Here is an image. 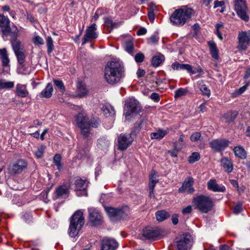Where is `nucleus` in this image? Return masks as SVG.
Instances as JSON below:
<instances>
[{"mask_svg": "<svg viewBox=\"0 0 250 250\" xmlns=\"http://www.w3.org/2000/svg\"><path fill=\"white\" fill-rule=\"evenodd\" d=\"M124 69L122 63L119 61L108 62L104 68V78L110 84H114L120 81L124 76Z\"/></svg>", "mask_w": 250, "mask_h": 250, "instance_id": "nucleus-1", "label": "nucleus"}, {"mask_svg": "<svg viewBox=\"0 0 250 250\" xmlns=\"http://www.w3.org/2000/svg\"><path fill=\"white\" fill-rule=\"evenodd\" d=\"M194 11L191 8L187 6L175 10L170 17L171 22L177 26H183L189 20Z\"/></svg>", "mask_w": 250, "mask_h": 250, "instance_id": "nucleus-2", "label": "nucleus"}, {"mask_svg": "<svg viewBox=\"0 0 250 250\" xmlns=\"http://www.w3.org/2000/svg\"><path fill=\"white\" fill-rule=\"evenodd\" d=\"M84 224V218L82 210H78L70 218L68 233L71 237L76 236Z\"/></svg>", "mask_w": 250, "mask_h": 250, "instance_id": "nucleus-3", "label": "nucleus"}, {"mask_svg": "<svg viewBox=\"0 0 250 250\" xmlns=\"http://www.w3.org/2000/svg\"><path fill=\"white\" fill-rule=\"evenodd\" d=\"M192 204L195 208L203 213L210 211L214 206L212 199L205 195H199L194 197Z\"/></svg>", "mask_w": 250, "mask_h": 250, "instance_id": "nucleus-4", "label": "nucleus"}, {"mask_svg": "<svg viewBox=\"0 0 250 250\" xmlns=\"http://www.w3.org/2000/svg\"><path fill=\"white\" fill-rule=\"evenodd\" d=\"M176 243L177 250H190L193 244V237L189 233H184L176 238Z\"/></svg>", "mask_w": 250, "mask_h": 250, "instance_id": "nucleus-5", "label": "nucleus"}, {"mask_svg": "<svg viewBox=\"0 0 250 250\" xmlns=\"http://www.w3.org/2000/svg\"><path fill=\"white\" fill-rule=\"evenodd\" d=\"M234 10L238 16L245 21H249L248 8L246 0H233Z\"/></svg>", "mask_w": 250, "mask_h": 250, "instance_id": "nucleus-6", "label": "nucleus"}, {"mask_svg": "<svg viewBox=\"0 0 250 250\" xmlns=\"http://www.w3.org/2000/svg\"><path fill=\"white\" fill-rule=\"evenodd\" d=\"M237 48L240 51H245L250 45V30L239 32L238 35Z\"/></svg>", "mask_w": 250, "mask_h": 250, "instance_id": "nucleus-7", "label": "nucleus"}, {"mask_svg": "<svg viewBox=\"0 0 250 250\" xmlns=\"http://www.w3.org/2000/svg\"><path fill=\"white\" fill-rule=\"evenodd\" d=\"M78 126L81 128V132L84 138L87 137L89 135L90 128L86 123V117L82 113L78 114L76 119Z\"/></svg>", "mask_w": 250, "mask_h": 250, "instance_id": "nucleus-8", "label": "nucleus"}, {"mask_svg": "<svg viewBox=\"0 0 250 250\" xmlns=\"http://www.w3.org/2000/svg\"><path fill=\"white\" fill-rule=\"evenodd\" d=\"M162 235V230L156 227H146L143 232V236L147 239L155 240L160 238Z\"/></svg>", "mask_w": 250, "mask_h": 250, "instance_id": "nucleus-9", "label": "nucleus"}, {"mask_svg": "<svg viewBox=\"0 0 250 250\" xmlns=\"http://www.w3.org/2000/svg\"><path fill=\"white\" fill-rule=\"evenodd\" d=\"M140 110V107L138 102L134 99H130L126 101L125 104V111L124 113L125 118L129 117L131 113L138 112Z\"/></svg>", "mask_w": 250, "mask_h": 250, "instance_id": "nucleus-10", "label": "nucleus"}, {"mask_svg": "<svg viewBox=\"0 0 250 250\" xmlns=\"http://www.w3.org/2000/svg\"><path fill=\"white\" fill-rule=\"evenodd\" d=\"M133 138L131 134H121L118 138V148L124 151L131 144Z\"/></svg>", "mask_w": 250, "mask_h": 250, "instance_id": "nucleus-11", "label": "nucleus"}, {"mask_svg": "<svg viewBox=\"0 0 250 250\" xmlns=\"http://www.w3.org/2000/svg\"><path fill=\"white\" fill-rule=\"evenodd\" d=\"M89 212V222L93 226H98L102 224L103 222V217L98 210L92 209H88Z\"/></svg>", "mask_w": 250, "mask_h": 250, "instance_id": "nucleus-12", "label": "nucleus"}, {"mask_svg": "<svg viewBox=\"0 0 250 250\" xmlns=\"http://www.w3.org/2000/svg\"><path fill=\"white\" fill-rule=\"evenodd\" d=\"M96 24L95 23H93L87 27L85 31V34L83 39L82 45H84L87 42L97 38L98 35L96 33Z\"/></svg>", "mask_w": 250, "mask_h": 250, "instance_id": "nucleus-13", "label": "nucleus"}, {"mask_svg": "<svg viewBox=\"0 0 250 250\" xmlns=\"http://www.w3.org/2000/svg\"><path fill=\"white\" fill-rule=\"evenodd\" d=\"M27 167V163L25 161L21 159L9 166V171L11 173L18 174L21 173L24 169Z\"/></svg>", "mask_w": 250, "mask_h": 250, "instance_id": "nucleus-14", "label": "nucleus"}, {"mask_svg": "<svg viewBox=\"0 0 250 250\" xmlns=\"http://www.w3.org/2000/svg\"><path fill=\"white\" fill-rule=\"evenodd\" d=\"M210 147L216 151H220L225 149L229 144V141L226 139L213 140L209 143Z\"/></svg>", "mask_w": 250, "mask_h": 250, "instance_id": "nucleus-15", "label": "nucleus"}, {"mask_svg": "<svg viewBox=\"0 0 250 250\" xmlns=\"http://www.w3.org/2000/svg\"><path fill=\"white\" fill-rule=\"evenodd\" d=\"M118 246V244L114 239L105 238L101 242V250H115Z\"/></svg>", "mask_w": 250, "mask_h": 250, "instance_id": "nucleus-16", "label": "nucleus"}, {"mask_svg": "<svg viewBox=\"0 0 250 250\" xmlns=\"http://www.w3.org/2000/svg\"><path fill=\"white\" fill-rule=\"evenodd\" d=\"M194 180L191 177H189L184 182L181 187L179 188L180 192H187L189 194L194 192V189L193 188Z\"/></svg>", "mask_w": 250, "mask_h": 250, "instance_id": "nucleus-17", "label": "nucleus"}, {"mask_svg": "<svg viewBox=\"0 0 250 250\" xmlns=\"http://www.w3.org/2000/svg\"><path fill=\"white\" fill-rule=\"evenodd\" d=\"M0 27L2 28L1 32L3 35L7 36L11 32L10 21L8 18L0 14Z\"/></svg>", "mask_w": 250, "mask_h": 250, "instance_id": "nucleus-18", "label": "nucleus"}, {"mask_svg": "<svg viewBox=\"0 0 250 250\" xmlns=\"http://www.w3.org/2000/svg\"><path fill=\"white\" fill-rule=\"evenodd\" d=\"M105 210L109 217L112 220H118L121 218L124 214L122 209L111 207L106 208Z\"/></svg>", "mask_w": 250, "mask_h": 250, "instance_id": "nucleus-19", "label": "nucleus"}, {"mask_svg": "<svg viewBox=\"0 0 250 250\" xmlns=\"http://www.w3.org/2000/svg\"><path fill=\"white\" fill-rule=\"evenodd\" d=\"M207 188L208 189L213 192H224L226 191L225 187L223 185L219 186L214 179H211L208 181Z\"/></svg>", "mask_w": 250, "mask_h": 250, "instance_id": "nucleus-20", "label": "nucleus"}, {"mask_svg": "<svg viewBox=\"0 0 250 250\" xmlns=\"http://www.w3.org/2000/svg\"><path fill=\"white\" fill-rule=\"evenodd\" d=\"M69 193V191L68 187L65 185H61L56 189L53 198L54 200L65 198L68 196Z\"/></svg>", "mask_w": 250, "mask_h": 250, "instance_id": "nucleus-21", "label": "nucleus"}, {"mask_svg": "<svg viewBox=\"0 0 250 250\" xmlns=\"http://www.w3.org/2000/svg\"><path fill=\"white\" fill-rule=\"evenodd\" d=\"M88 93V90L85 84L82 82H78L77 83L76 88L74 95V97L81 98L87 95Z\"/></svg>", "mask_w": 250, "mask_h": 250, "instance_id": "nucleus-22", "label": "nucleus"}, {"mask_svg": "<svg viewBox=\"0 0 250 250\" xmlns=\"http://www.w3.org/2000/svg\"><path fill=\"white\" fill-rule=\"evenodd\" d=\"M15 92L17 96L21 98L27 97L29 95L26 85L21 83L16 85Z\"/></svg>", "mask_w": 250, "mask_h": 250, "instance_id": "nucleus-23", "label": "nucleus"}, {"mask_svg": "<svg viewBox=\"0 0 250 250\" xmlns=\"http://www.w3.org/2000/svg\"><path fill=\"white\" fill-rule=\"evenodd\" d=\"M171 67L173 70H186L188 73H194L191 72L192 66L189 64H183L175 62L171 64Z\"/></svg>", "mask_w": 250, "mask_h": 250, "instance_id": "nucleus-24", "label": "nucleus"}, {"mask_svg": "<svg viewBox=\"0 0 250 250\" xmlns=\"http://www.w3.org/2000/svg\"><path fill=\"white\" fill-rule=\"evenodd\" d=\"M233 151L236 157L242 160H245L247 158V153L242 146H235L233 149Z\"/></svg>", "mask_w": 250, "mask_h": 250, "instance_id": "nucleus-25", "label": "nucleus"}, {"mask_svg": "<svg viewBox=\"0 0 250 250\" xmlns=\"http://www.w3.org/2000/svg\"><path fill=\"white\" fill-rule=\"evenodd\" d=\"M221 166L224 170L228 173L231 172L233 170V165L230 160L224 157L221 160Z\"/></svg>", "mask_w": 250, "mask_h": 250, "instance_id": "nucleus-26", "label": "nucleus"}, {"mask_svg": "<svg viewBox=\"0 0 250 250\" xmlns=\"http://www.w3.org/2000/svg\"><path fill=\"white\" fill-rule=\"evenodd\" d=\"M53 91L52 84L48 83L45 88L42 91L40 97L42 98H49L51 97Z\"/></svg>", "mask_w": 250, "mask_h": 250, "instance_id": "nucleus-27", "label": "nucleus"}, {"mask_svg": "<svg viewBox=\"0 0 250 250\" xmlns=\"http://www.w3.org/2000/svg\"><path fill=\"white\" fill-rule=\"evenodd\" d=\"M101 109L104 115L106 117L114 116L115 114L114 107L110 105H103Z\"/></svg>", "mask_w": 250, "mask_h": 250, "instance_id": "nucleus-28", "label": "nucleus"}, {"mask_svg": "<svg viewBox=\"0 0 250 250\" xmlns=\"http://www.w3.org/2000/svg\"><path fill=\"white\" fill-rule=\"evenodd\" d=\"M75 190H83L86 189L87 185L86 181L80 177H77L74 183Z\"/></svg>", "mask_w": 250, "mask_h": 250, "instance_id": "nucleus-29", "label": "nucleus"}, {"mask_svg": "<svg viewBox=\"0 0 250 250\" xmlns=\"http://www.w3.org/2000/svg\"><path fill=\"white\" fill-rule=\"evenodd\" d=\"M198 87L202 92V94L209 97L210 95V91L208 86L204 83L203 81H199L197 82Z\"/></svg>", "mask_w": 250, "mask_h": 250, "instance_id": "nucleus-30", "label": "nucleus"}, {"mask_svg": "<svg viewBox=\"0 0 250 250\" xmlns=\"http://www.w3.org/2000/svg\"><path fill=\"white\" fill-rule=\"evenodd\" d=\"M208 45L209 46L210 54L212 58L215 60H218L219 58L218 50L215 42L210 41L208 42Z\"/></svg>", "mask_w": 250, "mask_h": 250, "instance_id": "nucleus-31", "label": "nucleus"}, {"mask_svg": "<svg viewBox=\"0 0 250 250\" xmlns=\"http://www.w3.org/2000/svg\"><path fill=\"white\" fill-rule=\"evenodd\" d=\"M155 215L157 220L160 222L163 221L170 217L169 213L165 210L157 211Z\"/></svg>", "mask_w": 250, "mask_h": 250, "instance_id": "nucleus-32", "label": "nucleus"}, {"mask_svg": "<svg viewBox=\"0 0 250 250\" xmlns=\"http://www.w3.org/2000/svg\"><path fill=\"white\" fill-rule=\"evenodd\" d=\"M167 131L163 129H159L156 132H152L150 134V137L152 139H162L167 134Z\"/></svg>", "mask_w": 250, "mask_h": 250, "instance_id": "nucleus-33", "label": "nucleus"}, {"mask_svg": "<svg viewBox=\"0 0 250 250\" xmlns=\"http://www.w3.org/2000/svg\"><path fill=\"white\" fill-rule=\"evenodd\" d=\"M185 135L181 134L178 141L173 143V147L176 150H181L185 145Z\"/></svg>", "mask_w": 250, "mask_h": 250, "instance_id": "nucleus-34", "label": "nucleus"}, {"mask_svg": "<svg viewBox=\"0 0 250 250\" xmlns=\"http://www.w3.org/2000/svg\"><path fill=\"white\" fill-rule=\"evenodd\" d=\"M165 58L163 55H156L153 57L151 60V64L154 67L159 66L164 61Z\"/></svg>", "mask_w": 250, "mask_h": 250, "instance_id": "nucleus-35", "label": "nucleus"}, {"mask_svg": "<svg viewBox=\"0 0 250 250\" xmlns=\"http://www.w3.org/2000/svg\"><path fill=\"white\" fill-rule=\"evenodd\" d=\"M109 141L104 137L100 138L97 141V146L99 148L104 149L108 147Z\"/></svg>", "mask_w": 250, "mask_h": 250, "instance_id": "nucleus-36", "label": "nucleus"}, {"mask_svg": "<svg viewBox=\"0 0 250 250\" xmlns=\"http://www.w3.org/2000/svg\"><path fill=\"white\" fill-rule=\"evenodd\" d=\"M86 123L88 124V126L94 128H97L101 124V121L99 118L97 117H93L91 120L88 121L87 117H86Z\"/></svg>", "mask_w": 250, "mask_h": 250, "instance_id": "nucleus-37", "label": "nucleus"}, {"mask_svg": "<svg viewBox=\"0 0 250 250\" xmlns=\"http://www.w3.org/2000/svg\"><path fill=\"white\" fill-rule=\"evenodd\" d=\"M11 44L13 48V49L14 51V53H16L19 51H23L22 45H21V42L17 40H13V41H11Z\"/></svg>", "mask_w": 250, "mask_h": 250, "instance_id": "nucleus-38", "label": "nucleus"}, {"mask_svg": "<svg viewBox=\"0 0 250 250\" xmlns=\"http://www.w3.org/2000/svg\"><path fill=\"white\" fill-rule=\"evenodd\" d=\"M151 182H149V196L150 198L154 197V189L156 183L158 182V179H153V178L151 179Z\"/></svg>", "mask_w": 250, "mask_h": 250, "instance_id": "nucleus-39", "label": "nucleus"}, {"mask_svg": "<svg viewBox=\"0 0 250 250\" xmlns=\"http://www.w3.org/2000/svg\"><path fill=\"white\" fill-rule=\"evenodd\" d=\"M17 60L18 63L22 66H23V64L25 62V55L23 52V51H19L16 53H15Z\"/></svg>", "mask_w": 250, "mask_h": 250, "instance_id": "nucleus-40", "label": "nucleus"}, {"mask_svg": "<svg viewBox=\"0 0 250 250\" xmlns=\"http://www.w3.org/2000/svg\"><path fill=\"white\" fill-rule=\"evenodd\" d=\"M62 157L60 154H57L55 155L53 158V162L57 167V169L61 171L62 168V166L61 164Z\"/></svg>", "mask_w": 250, "mask_h": 250, "instance_id": "nucleus-41", "label": "nucleus"}, {"mask_svg": "<svg viewBox=\"0 0 250 250\" xmlns=\"http://www.w3.org/2000/svg\"><path fill=\"white\" fill-rule=\"evenodd\" d=\"M14 83L13 82H5L3 80H0V89H8L13 87Z\"/></svg>", "mask_w": 250, "mask_h": 250, "instance_id": "nucleus-42", "label": "nucleus"}, {"mask_svg": "<svg viewBox=\"0 0 250 250\" xmlns=\"http://www.w3.org/2000/svg\"><path fill=\"white\" fill-rule=\"evenodd\" d=\"M46 42L47 47V53L48 54H50L54 49L53 39L51 37L48 36L46 38Z\"/></svg>", "mask_w": 250, "mask_h": 250, "instance_id": "nucleus-43", "label": "nucleus"}, {"mask_svg": "<svg viewBox=\"0 0 250 250\" xmlns=\"http://www.w3.org/2000/svg\"><path fill=\"white\" fill-rule=\"evenodd\" d=\"M104 25L108 28H110V31L118 27V24L117 23L114 22L112 20L108 18H106L104 20Z\"/></svg>", "mask_w": 250, "mask_h": 250, "instance_id": "nucleus-44", "label": "nucleus"}, {"mask_svg": "<svg viewBox=\"0 0 250 250\" xmlns=\"http://www.w3.org/2000/svg\"><path fill=\"white\" fill-rule=\"evenodd\" d=\"M53 82L55 85L60 90L61 92L63 93L65 91V86L62 80L59 79H53Z\"/></svg>", "mask_w": 250, "mask_h": 250, "instance_id": "nucleus-45", "label": "nucleus"}, {"mask_svg": "<svg viewBox=\"0 0 250 250\" xmlns=\"http://www.w3.org/2000/svg\"><path fill=\"white\" fill-rule=\"evenodd\" d=\"M125 49L129 54H132L134 50L133 42L131 40H128L125 43Z\"/></svg>", "mask_w": 250, "mask_h": 250, "instance_id": "nucleus-46", "label": "nucleus"}, {"mask_svg": "<svg viewBox=\"0 0 250 250\" xmlns=\"http://www.w3.org/2000/svg\"><path fill=\"white\" fill-rule=\"evenodd\" d=\"M200 159V156L198 152H193L188 158V162L190 164H193L198 161Z\"/></svg>", "mask_w": 250, "mask_h": 250, "instance_id": "nucleus-47", "label": "nucleus"}, {"mask_svg": "<svg viewBox=\"0 0 250 250\" xmlns=\"http://www.w3.org/2000/svg\"><path fill=\"white\" fill-rule=\"evenodd\" d=\"M45 147L43 146H40L38 147L37 150L35 152V155L37 158H41L42 157Z\"/></svg>", "mask_w": 250, "mask_h": 250, "instance_id": "nucleus-48", "label": "nucleus"}, {"mask_svg": "<svg viewBox=\"0 0 250 250\" xmlns=\"http://www.w3.org/2000/svg\"><path fill=\"white\" fill-rule=\"evenodd\" d=\"M89 151L88 148L87 147L79 148V154L78 157L80 159H82L87 156L88 154Z\"/></svg>", "mask_w": 250, "mask_h": 250, "instance_id": "nucleus-49", "label": "nucleus"}, {"mask_svg": "<svg viewBox=\"0 0 250 250\" xmlns=\"http://www.w3.org/2000/svg\"><path fill=\"white\" fill-rule=\"evenodd\" d=\"M201 138V134L199 132H193L190 136V140L192 142H197Z\"/></svg>", "mask_w": 250, "mask_h": 250, "instance_id": "nucleus-50", "label": "nucleus"}, {"mask_svg": "<svg viewBox=\"0 0 250 250\" xmlns=\"http://www.w3.org/2000/svg\"><path fill=\"white\" fill-rule=\"evenodd\" d=\"M187 90L183 88H180L175 91L174 97L175 98L185 95L187 93Z\"/></svg>", "mask_w": 250, "mask_h": 250, "instance_id": "nucleus-51", "label": "nucleus"}, {"mask_svg": "<svg viewBox=\"0 0 250 250\" xmlns=\"http://www.w3.org/2000/svg\"><path fill=\"white\" fill-rule=\"evenodd\" d=\"M33 42L36 45H42L44 44L43 40L39 36L35 37L33 39Z\"/></svg>", "mask_w": 250, "mask_h": 250, "instance_id": "nucleus-52", "label": "nucleus"}, {"mask_svg": "<svg viewBox=\"0 0 250 250\" xmlns=\"http://www.w3.org/2000/svg\"><path fill=\"white\" fill-rule=\"evenodd\" d=\"M145 59L144 55L142 53H138L136 54L134 59L137 62H142Z\"/></svg>", "mask_w": 250, "mask_h": 250, "instance_id": "nucleus-53", "label": "nucleus"}, {"mask_svg": "<svg viewBox=\"0 0 250 250\" xmlns=\"http://www.w3.org/2000/svg\"><path fill=\"white\" fill-rule=\"evenodd\" d=\"M150 98L151 99L153 100L155 102H158L160 101V97L159 95L155 92L152 93L150 96Z\"/></svg>", "mask_w": 250, "mask_h": 250, "instance_id": "nucleus-54", "label": "nucleus"}, {"mask_svg": "<svg viewBox=\"0 0 250 250\" xmlns=\"http://www.w3.org/2000/svg\"><path fill=\"white\" fill-rule=\"evenodd\" d=\"M242 206L240 204L236 205L233 208V212L236 214L240 213L242 211Z\"/></svg>", "mask_w": 250, "mask_h": 250, "instance_id": "nucleus-55", "label": "nucleus"}, {"mask_svg": "<svg viewBox=\"0 0 250 250\" xmlns=\"http://www.w3.org/2000/svg\"><path fill=\"white\" fill-rule=\"evenodd\" d=\"M0 59L2 61V66L4 67L7 66L9 62V59L8 58V55L6 57L1 58Z\"/></svg>", "mask_w": 250, "mask_h": 250, "instance_id": "nucleus-56", "label": "nucleus"}, {"mask_svg": "<svg viewBox=\"0 0 250 250\" xmlns=\"http://www.w3.org/2000/svg\"><path fill=\"white\" fill-rule=\"evenodd\" d=\"M192 207L191 206H188L185 208H183L182 212L184 214L190 213L192 211Z\"/></svg>", "mask_w": 250, "mask_h": 250, "instance_id": "nucleus-57", "label": "nucleus"}, {"mask_svg": "<svg viewBox=\"0 0 250 250\" xmlns=\"http://www.w3.org/2000/svg\"><path fill=\"white\" fill-rule=\"evenodd\" d=\"M178 215L177 214H174L172 216V221L173 225H175L178 223Z\"/></svg>", "mask_w": 250, "mask_h": 250, "instance_id": "nucleus-58", "label": "nucleus"}, {"mask_svg": "<svg viewBox=\"0 0 250 250\" xmlns=\"http://www.w3.org/2000/svg\"><path fill=\"white\" fill-rule=\"evenodd\" d=\"M146 29L144 27L140 28L137 32V35L138 36H141L145 35L146 33Z\"/></svg>", "mask_w": 250, "mask_h": 250, "instance_id": "nucleus-59", "label": "nucleus"}, {"mask_svg": "<svg viewBox=\"0 0 250 250\" xmlns=\"http://www.w3.org/2000/svg\"><path fill=\"white\" fill-rule=\"evenodd\" d=\"M149 40L151 43L154 44L158 42V37L156 35H153L150 37Z\"/></svg>", "mask_w": 250, "mask_h": 250, "instance_id": "nucleus-60", "label": "nucleus"}, {"mask_svg": "<svg viewBox=\"0 0 250 250\" xmlns=\"http://www.w3.org/2000/svg\"><path fill=\"white\" fill-rule=\"evenodd\" d=\"M248 85V84H247L239 88L236 91L237 94L240 95L243 93L246 90Z\"/></svg>", "mask_w": 250, "mask_h": 250, "instance_id": "nucleus-61", "label": "nucleus"}, {"mask_svg": "<svg viewBox=\"0 0 250 250\" xmlns=\"http://www.w3.org/2000/svg\"><path fill=\"white\" fill-rule=\"evenodd\" d=\"M18 35V31L17 29L16 30V31L12 32L11 34V42L13 41V40H17Z\"/></svg>", "mask_w": 250, "mask_h": 250, "instance_id": "nucleus-62", "label": "nucleus"}, {"mask_svg": "<svg viewBox=\"0 0 250 250\" xmlns=\"http://www.w3.org/2000/svg\"><path fill=\"white\" fill-rule=\"evenodd\" d=\"M158 177L157 172L154 170H152L151 171V174L149 178V182H151V178H153V179H157V177Z\"/></svg>", "mask_w": 250, "mask_h": 250, "instance_id": "nucleus-63", "label": "nucleus"}, {"mask_svg": "<svg viewBox=\"0 0 250 250\" xmlns=\"http://www.w3.org/2000/svg\"><path fill=\"white\" fill-rule=\"evenodd\" d=\"M147 16L149 21L151 22H153L155 19V14L154 12H148Z\"/></svg>", "mask_w": 250, "mask_h": 250, "instance_id": "nucleus-64", "label": "nucleus"}]
</instances>
